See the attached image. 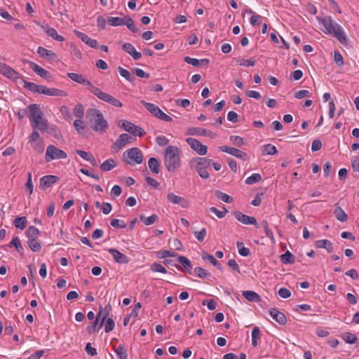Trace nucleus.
Here are the masks:
<instances>
[{"instance_id":"obj_1","label":"nucleus","mask_w":359,"mask_h":359,"mask_svg":"<svg viewBox=\"0 0 359 359\" xmlns=\"http://www.w3.org/2000/svg\"><path fill=\"white\" fill-rule=\"evenodd\" d=\"M86 118L89 126L96 132L104 133L108 128L107 121L102 113L95 108L88 109Z\"/></svg>"},{"instance_id":"obj_2","label":"nucleus","mask_w":359,"mask_h":359,"mask_svg":"<svg viewBox=\"0 0 359 359\" xmlns=\"http://www.w3.org/2000/svg\"><path fill=\"white\" fill-rule=\"evenodd\" d=\"M43 116V114L38 104H32L28 106V117L34 129L41 131L47 130L48 122Z\"/></svg>"},{"instance_id":"obj_3","label":"nucleus","mask_w":359,"mask_h":359,"mask_svg":"<svg viewBox=\"0 0 359 359\" xmlns=\"http://www.w3.org/2000/svg\"><path fill=\"white\" fill-rule=\"evenodd\" d=\"M164 165L169 172H175L180 165L179 149L177 147L168 146L164 156Z\"/></svg>"},{"instance_id":"obj_4","label":"nucleus","mask_w":359,"mask_h":359,"mask_svg":"<svg viewBox=\"0 0 359 359\" xmlns=\"http://www.w3.org/2000/svg\"><path fill=\"white\" fill-rule=\"evenodd\" d=\"M212 160L205 157L193 158L189 161V167L191 169L195 170L202 179H208L210 169Z\"/></svg>"},{"instance_id":"obj_5","label":"nucleus","mask_w":359,"mask_h":359,"mask_svg":"<svg viewBox=\"0 0 359 359\" xmlns=\"http://www.w3.org/2000/svg\"><path fill=\"white\" fill-rule=\"evenodd\" d=\"M123 161L131 165L141 164L143 161L142 152L137 147H133L126 150L123 153Z\"/></svg>"},{"instance_id":"obj_6","label":"nucleus","mask_w":359,"mask_h":359,"mask_svg":"<svg viewBox=\"0 0 359 359\" xmlns=\"http://www.w3.org/2000/svg\"><path fill=\"white\" fill-rule=\"evenodd\" d=\"M92 93L100 100L107 102L114 107H121L123 106L122 102L119 100L114 97L108 93L102 92L99 88H92Z\"/></svg>"},{"instance_id":"obj_7","label":"nucleus","mask_w":359,"mask_h":359,"mask_svg":"<svg viewBox=\"0 0 359 359\" xmlns=\"http://www.w3.org/2000/svg\"><path fill=\"white\" fill-rule=\"evenodd\" d=\"M67 157V154L63 150L58 149L55 146L50 144L47 147L45 155V160L46 162H50L56 159H65Z\"/></svg>"},{"instance_id":"obj_8","label":"nucleus","mask_w":359,"mask_h":359,"mask_svg":"<svg viewBox=\"0 0 359 359\" xmlns=\"http://www.w3.org/2000/svg\"><path fill=\"white\" fill-rule=\"evenodd\" d=\"M141 102L149 112H151L158 118L167 122L172 121V118L170 116L165 114L158 106L155 105L154 104L147 102L144 100H142Z\"/></svg>"},{"instance_id":"obj_9","label":"nucleus","mask_w":359,"mask_h":359,"mask_svg":"<svg viewBox=\"0 0 359 359\" xmlns=\"http://www.w3.org/2000/svg\"><path fill=\"white\" fill-rule=\"evenodd\" d=\"M118 126L123 128L126 131L133 134L135 136L142 137L145 135L144 130L128 121L121 120L118 123Z\"/></svg>"},{"instance_id":"obj_10","label":"nucleus","mask_w":359,"mask_h":359,"mask_svg":"<svg viewBox=\"0 0 359 359\" xmlns=\"http://www.w3.org/2000/svg\"><path fill=\"white\" fill-rule=\"evenodd\" d=\"M317 20L324 26L325 29L323 30V32L325 34H332L336 28L339 27V25L334 22L330 16H325L324 18L318 17Z\"/></svg>"},{"instance_id":"obj_11","label":"nucleus","mask_w":359,"mask_h":359,"mask_svg":"<svg viewBox=\"0 0 359 359\" xmlns=\"http://www.w3.org/2000/svg\"><path fill=\"white\" fill-rule=\"evenodd\" d=\"M187 144L190 146V147L194 150L199 155H205L207 154L208 147L207 146L203 144L200 141L196 139L189 137L186 140Z\"/></svg>"},{"instance_id":"obj_12","label":"nucleus","mask_w":359,"mask_h":359,"mask_svg":"<svg viewBox=\"0 0 359 359\" xmlns=\"http://www.w3.org/2000/svg\"><path fill=\"white\" fill-rule=\"evenodd\" d=\"M232 214L238 221L241 222L243 224H252L255 225L257 228L259 227L255 217L245 215L240 211H234Z\"/></svg>"},{"instance_id":"obj_13","label":"nucleus","mask_w":359,"mask_h":359,"mask_svg":"<svg viewBox=\"0 0 359 359\" xmlns=\"http://www.w3.org/2000/svg\"><path fill=\"white\" fill-rule=\"evenodd\" d=\"M68 77L72 81L81 83L84 84L88 86V90L92 93V88H97L96 86H93V84L88 80H87L82 74H76V73H68Z\"/></svg>"},{"instance_id":"obj_14","label":"nucleus","mask_w":359,"mask_h":359,"mask_svg":"<svg viewBox=\"0 0 359 359\" xmlns=\"http://www.w3.org/2000/svg\"><path fill=\"white\" fill-rule=\"evenodd\" d=\"M0 73L13 80H17L20 78V75L18 72L6 64L2 62H0Z\"/></svg>"},{"instance_id":"obj_15","label":"nucleus","mask_w":359,"mask_h":359,"mask_svg":"<svg viewBox=\"0 0 359 359\" xmlns=\"http://www.w3.org/2000/svg\"><path fill=\"white\" fill-rule=\"evenodd\" d=\"M219 149L221 151L229 154L232 156H236L238 158H240L243 161L246 159L247 154L244 151L239 150L235 147H228V146H220L219 147Z\"/></svg>"},{"instance_id":"obj_16","label":"nucleus","mask_w":359,"mask_h":359,"mask_svg":"<svg viewBox=\"0 0 359 359\" xmlns=\"http://www.w3.org/2000/svg\"><path fill=\"white\" fill-rule=\"evenodd\" d=\"M59 180V177L55 175H45L40 179L39 187L46 190L53 186V184L56 183Z\"/></svg>"},{"instance_id":"obj_17","label":"nucleus","mask_w":359,"mask_h":359,"mask_svg":"<svg viewBox=\"0 0 359 359\" xmlns=\"http://www.w3.org/2000/svg\"><path fill=\"white\" fill-rule=\"evenodd\" d=\"M167 199L172 204L180 205L184 208H188L189 205L188 201L185 198L177 196L173 193H168L167 195Z\"/></svg>"},{"instance_id":"obj_18","label":"nucleus","mask_w":359,"mask_h":359,"mask_svg":"<svg viewBox=\"0 0 359 359\" xmlns=\"http://www.w3.org/2000/svg\"><path fill=\"white\" fill-rule=\"evenodd\" d=\"M135 140V138L126 133H123L119 135L116 142L114 144V147L116 149H120L123 147L126 144L132 142Z\"/></svg>"},{"instance_id":"obj_19","label":"nucleus","mask_w":359,"mask_h":359,"mask_svg":"<svg viewBox=\"0 0 359 359\" xmlns=\"http://www.w3.org/2000/svg\"><path fill=\"white\" fill-rule=\"evenodd\" d=\"M41 94H44L49 96H57V97H66L67 95V93L65 90H60L57 88H49L45 86H43L42 90H41Z\"/></svg>"},{"instance_id":"obj_20","label":"nucleus","mask_w":359,"mask_h":359,"mask_svg":"<svg viewBox=\"0 0 359 359\" xmlns=\"http://www.w3.org/2000/svg\"><path fill=\"white\" fill-rule=\"evenodd\" d=\"M108 252L113 256L114 259L118 264H127L129 262V259L124 254L121 253L118 250L110 248Z\"/></svg>"},{"instance_id":"obj_21","label":"nucleus","mask_w":359,"mask_h":359,"mask_svg":"<svg viewBox=\"0 0 359 359\" xmlns=\"http://www.w3.org/2000/svg\"><path fill=\"white\" fill-rule=\"evenodd\" d=\"M37 53L41 57L47 59L50 61H55L57 59L56 53L42 46H39L38 48Z\"/></svg>"},{"instance_id":"obj_22","label":"nucleus","mask_w":359,"mask_h":359,"mask_svg":"<svg viewBox=\"0 0 359 359\" xmlns=\"http://www.w3.org/2000/svg\"><path fill=\"white\" fill-rule=\"evenodd\" d=\"M269 314L279 324L285 325L287 323L286 316L283 313L280 312L275 308H271L269 310Z\"/></svg>"},{"instance_id":"obj_23","label":"nucleus","mask_w":359,"mask_h":359,"mask_svg":"<svg viewBox=\"0 0 359 359\" xmlns=\"http://www.w3.org/2000/svg\"><path fill=\"white\" fill-rule=\"evenodd\" d=\"M30 67L32 69V70L37 74L39 76L43 79H50V72L46 70L45 69L42 68L37 64L34 63V62H29Z\"/></svg>"},{"instance_id":"obj_24","label":"nucleus","mask_w":359,"mask_h":359,"mask_svg":"<svg viewBox=\"0 0 359 359\" xmlns=\"http://www.w3.org/2000/svg\"><path fill=\"white\" fill-rule=\"evenodd\" d=\"M40 27L43 29L48 36L52 37L54 40L60 42L65 41V38L62 36L59 35L54 28L49 27L48 25H40Z\"/></svg>"},{"instance_id":"obj_25","label":"nucleus","mask_w":359,"mask_h":359,"mask_svg":"<svg viewBox=\"0 0 359 359\" xmlns=\"http://www.w3.org/2000/svg\"><path fill=\"white\" fill-rule=\"evenodd\" d=\"M122 48L124 51L130 54L134 60H139L142 57L141 53L137 52L135 47L130 43H123Z\"/></svg>"},{"instance_id":"obj_26","label":"nucleus","mask_w":359,"mask_h":359,"mask_svg":"<svg viewBox=\"0 0 359 359\" xmlns=\"http://www.w3.org/2000/svg\"><path fill=\"white\" fill-rule=\"evenodd\" d=\"M332 34H333L342 45L346 46L348 44V40L346 34L340 25L336 28Z\"/></svg>"},{"instance_id":"obj_27","label":"nucleus","mask_w":359,"mask_h":359,"mask_svg":"<svg viewBox=\"0 0 359 359\" xmlns=\"http://www.w3.org/2000/svg\"><path fill=\"white\" fill-rule=\"evenodd\" d=\"M334 215L340 222H344L348 219L347 214L339 205V203L334 204Z\"/></svg>"},{"instance_id":"obj_28","label":"nucleus","mask_w":359,"mask_h":359,"mask_svg":"<svg viewBox=\"0 0 359 359\" xmlns=\"http://www.w3.org/2000/svg\"><path fill=\"white\" fill-rule=\"evenodd\" d=\"M315 245L318 248L326 249L328 252H332L334 250L333 244L331 241L326 239L318 240L316 242Z\"/></svg>"},{"instance_id":"obj_29","label":"nucleus","mask_w":359,"mask_h":359,"mask_svg":"<svg viewBox=\"0 0 359 359\" xmlns=\"http://www.w3.org/2000/svg\"><path fill=\"white\" fill-rule=\"evenodd\" d=\"M243 296L249 302H259L261 297L255 292L251 290H245L243 292Z\"/></svg>"},{"instance_id":"obj_30","label":"nucleus","mask_w":359,"mask_h":359,"mask_svg":"<svg viewBox=\"0 0 359 359\" xmlns=\"http://www.w3.org/2000/svg\"><path fill=\"white\" fill-rule=\"evenodd\" d=\"M211 133H212L211 132H209L208 133L207 130L205 129L201 128H196V127L189 128L187 129V135H203V136H205V135L210 136Z\"/></svg>"},{"instance_id":"obj_31","label":"nucleus","mask_w":359,"mask_h":359,"mask_svg":"<svg viewBox=\"0 0 359 359\" xmlns=\"http://www.w3.org/2000/svg\"><path fill=\"white\" fill-rule=\"evenodd\" d=\"M178 262L184 267L183 271H187L191 273V269H192V264L191 262L184 256H179L177 258Z\"/></svg>"},{"instance_id":"obj_32","label":"nucleus","mask_w":359,"mask_h":359,"mask_svg":"<svg viewBox=\"0 0 359 359\" xmlns=\"http://www.w3.org/2000/svg\"><path fill=\"white\" fill-rule=\"evenodd\" d=\"M117 165L114 158H109L100 165V169L104 171H109Z\"/></svg>"},{"instance_id":"obj_33","label":"nucleus","mask_w":359,"mask_h":359,"mask_svg":"<svg viewBox=\"0 0 359 359\" xmlns=\"http://www.w3.org/2000/svg\"><path fill=\"white\" fill-rule=\"evenodd\" d=\"M148 166L149 170L154 174H158L160 171V165L158 160L156 158L151 157L149 159Z\"/></svg>"},{"instance_id":"obj_34","label":"nucleus","mask_w":359,"mask_h":359,"mask_svg":"<svg viewBox=\"0 0 359 359\" xmlns=\"http://www.w3.org/2000/svg\"><path fill=\"white\" fill-rule=\"evenodd\" d=\"M43 86L37 85L32 82L24 81V88L34 93H38L41 94V90H42Z\"/></svg>"},{"instance_id":"obj_35","label":"nucleus","mask_w":359,"mask_h":359,"mask_svg":"<svg viewBox=\"0 0 359 359\" xmlns=\"http://www.w3.org/2000/svg\"><path fill=\"white\" fill-rule=\"evenodd\" d=\"M140 219L145 225L149 226L157 222L158 220V217L157 215L153 214L147 217L144 215H140Z\"/></svg>"},{"instance_id":"obj_36","label":"nucleus","mask_w":359,"mask_h":359,"mask_svg":"<svg viewBox=\"0 0 359 359\" xmlns=\"http://www.w3.org/2000/svg\"><path fill=\"white\" fill-rule=\"evenodd\" d=\"M111 309V306L109 304L106 305L104 308L100 306V310L97 314V317L100 318L101 316H102V318H104L106 320L107 318L109 316Z\"/></svg>"},{"instance_id":"obj_37","label":"nucleus","mask_w":359,"mask_h":359,"mask_svg":"<svg viewBox=\"0 0 359 359\" xmlns=\"http://www.w3.org/2000/svg\"><path fill=\"white\" fill-rule=\"evenodd\" d=\"M124 20H125V17L123 18H118V17H109L107 19V22L111 26H114V27L121 26V25H124V23H125Z\"/></svg>"},{"instance_id":"obj_38","label":"nucleus","mask_w":359,"mask_h":359,"mask_svg":"<svg viewBox=\"0 0 359 359\" xmlns=\"http://www.w3.org/2000/svg\"><path fill=\"white\" fill-rule=\"evenodd\" d=\"M26 233L28 239H37L40 234V231L35 226H31L27 230Z\"/></svg>"},{"instance_id":"obj_39","label":"nucleus","mask_w":359,"mask_h":359,"mask_svg":"<svg viewBox=\"0 0 359 359\" xmlns=\"http://www.w3.org/2000/svg\"><path fill=\"white\" fill-rule=\"evenodd\" d=\"M27 245L33 252H39L41 249V245L37 239H28Z\"/></svg>"},{"instance_id":"obj_40","label":"nucleus","mask_w":359,"mask_h":359,"mask_svg":"<svg viewBox=\"0 0 359 359\" xmlns=\"http://www.w3.org/2000/svg\"><path fill=\"white\" fill-rule=\"evenodd\" d=\"M280 261L283 264H293L294 262V257L291 252L287 251L280 255Z\"/></svg>"},{"instance_id":"obj_41","label":"nucleus","mask_w":359,"mask_h":359,"mask_svg":"<svg viewBox=\"0 0 359 359\" xmlns=\"http://www.w3.org/2000/svg\"><path fill=\"white\" fill-rule=\"evenodd\" d=\"M26 217H18L14 220V225L16 228L20 229H24L27 224Z\"/></svg>"},{"instance_id":"obj_42","label":"nucleus","mask_w":359,"mask_h":359,"mask_svg":"<svg viewBox=\"0 0 359 359\" xmlns=\"http://www.w3.org/2000/svg\"><path fill=\"white\" fill-rule=\"evenodd\" d=\"M118 69L121 76L124 77L127 81L129 82H133L135 81V78L130 73L128 70L121 67H118Z\"/></svg>"},{"instance_id":"obj_43","label":"nucleus","mask_w":359,"mask_h":359,"mask_svg":"<svg viewBox=\"0 0 359 359\" xmlns=\"http://www.w3.org/2000/svg\"><path fill=\"white\" fill-rule=\"evenodd\" d=\"M73 113L78 119H81L84 115L83 106L80 103L77 104L73 109Z\"/></svg>"},{"instance_id":"obj_44","label":"nucleus","mask_w":359,"mask_h":359,"mask_svg":"<svg viewBox=\"0 0 359 359\" xmlns=\"http://www.w3.org/2000/svg\"><path fill=\"white\" fill-rule=\"evenodd\" d=\"M124 22H125L124 25H126L128 29L129 30H130L132 32L135 33L137 31V29H136V27L135 26L133 20L130 16H128V15L125 16Z\"/></svg>"},{"instance_id":"obj_45","label":"nucleus","mask_w":359,"mask_h":359,"mask_svg":"<svg viewBox=\"0 0 359 359\" xmlns=\"http://www.w3.org/2000/svg\"><path fill=\"white\" fill-rule=\"evenodd\" d=\"M114 351L119 359H127V352L123 345H119L117 348H114Z\"/></svg>"},{"instance_id":"obj_46","label":"nucleus","mask_w":359,"mask_h":359,"mask_svg":"<svg viewBox=\"0 0 359 359\" xmlns=\"http://www.w3.org/2000/svg\"><path fill=\"white\" fill-rule=\"evenodd\" d=\"M215 194H216V196L217 197V198H219V200H221L225 203H230L233 201V198L225 193H223L219 191H217Z\"/></svg>"},{"instance_id":"obj_47","label":"nucleus","mask_w":359,"mask_h":359,"mask_svg":"<svg viewBox=\"0 0 359 359\" xmlns=\"http://www.w3.org/2000/svg\"><path fill=\"white\" fill-rule=\"evenodd\" d=\"M260 335V330L258 327H255L252 331V345L253 346H257V339Z\"/></svg>"},{"instance_id":"obj_48","label":"nucleus","mask_w":359,"mask_h":359,"mask_svg":"<svg viewBox=\"0 0 359 359\" xmlns=\"http://www.w3.org/2000/svg\"><path fill=\"white\" fill-rule=\"evenodd\" d=\"M262 180V176L259 173H254L251 176L248 177L245 180V183L247 184H253L259 182Z\"/></svg>"},{"instance_id":"obj_49","label":"nucleus","mask_w":359,"mask_h":359,"mask_svg":"<svg viewBox=\"0 0 359 359\" xmlns=\"http://www.w3.org/2000/svg\"><path fill=\"white\" fill-rule=\"evenodd\" d=\"M151 270L154 272H161L163 273H167L166 269L162 264L156 262L151 264Z\"/></svg>"},{"instance_id":"obj_50","label":"nucleus","mask_w":359,"mask_h":359,"mask_svg":"<svg viewBox=\"0 0 359 359\" xmlns=\"http://www.w3.org/2000/svg\"><path fill=\"white\" fill-rule=\"evenodd\" d=\"M223 211L218 210L215 207H211L210 208V210L215 213L219 218H223L226 215V214L228 212V210L225 207H223Z\"/></svg>"},{"instance_id":"obj_51","label":"nucleus","mask_w":359,"mask_h":359,"mask_svg":"<svg viewBox=\"0 0 359 359\" xmlns=\"http://www.w3.org/2000/svg\"><path fill=\"white\" fill-rule=\"evenodd\" d=\"M230 140L233 144L238 147H241L244 144L243 138L240 136L231 135L230 137Z\"/></svg>"},{"instance_id":"obj_52","label":"nucleus","mask_w":359,"mask_h":359,"mask_svg":"<svg viewBox=\"0 0 359 359\" xmlns=\"http://www.w3.org/2000/svg\"><path fill=\"white\" fill-rule=\"evenodd\" d=\"M110 224L114 228L121 229L126 228L127 226L124 221L120 220L118 219H113L111 220Z\"/></svg>"},{"instance_id":"obj_53","label":"nucleus","mask_w":359,"mask_h":359,"mask_svg":"<svg viewBox=\"0 0 359 359\" xmlns=\"http://www.w3.org/2000/svg\"><path fill=\"white\" fill-rule=\"evenodd\" d=\"M344 341L350 344H353L356 342L357 337L354 334L346 332L344 337Z\"/></svg>"},{"instance_id":"obj_54","label":"nucleus","mask_w":359,"mask_h":359,"mask_svg":"<svg viewBox=\"0 0 359 359\" xmlns=\"http://www.w3.org/2000/svg\"><path fill=\"white\" fill-rule=\"evenodd\" d=\"M74 126L79 133L82 134L85 130V126L81 119L75 120L74 122Z\"/></svg>"},{"instance_id":"obj_55","label":"nucleus","mask_w":359,"mask_h":359,"mask_svg":"<svg viewBox=\"0 0 359 359\" xmlns=\"http://www.w3.org/2000/svg\"><path fill=\"white\" fill-rule=\"evenodd\" d=\"M237 246L238 248V252L243 257H247L250 255V252L248 248L243 246V243H237Z\"/></svg>"},{"instance_id":"obj_56","label":"nucleus","mask_w":359,"mask_h":359,"mask_svg":"<svg viewBox=\"0 0 359 359\" xmlns=\"http://www.w3.org/2000/svg\"><path fill=\"white\" fill-rule=\"evenodd\" d=\"M264 152L265 154L273 155L276 154L278 152V151L275 146L268 144L264 146Z\"/></svg>"},{"instance_id":"obj_57","label":"nucleus","mask_w":359,"mask_h":359,"mask_svg":"<svg viewBox=\"0 0 359 359\" xmlns=\"http://www.w3.org/2000/svg\"><path fill=\"white\" fill-rule=\"evenodd\" d=\"M334 60L335 63L339 67L344 65L343 57L338 50H334Z\"/></svg>"},{"instance_id":"obj_58","label":"nucleus","mask_w":359,"mask_h":359,"mask_svg":"<svg viewBox=\"0 0 359 359\" xmlns=\"http://www.w3.org/2000/svg\"><path fill=\"white\" fill-rule=\"evenodd\" d=\"M194 272L200 278H205L208 276H210V273L201 267H196L194 269Z\"/></svg>"},{"instance_id":"obj_59","label":"nucleus","mask_w":359,"mask_h":359,"mask_svg":"<svg viewBox=\"0 0 359 359\" xmlns=\"http://www.w3.org/2000/svg\"><path fill=\"white\" fill-rule=\"evenodd\" d=\"M203 305H207L209 310H215L216 309L217 302L211 299H205L202 302Z\"/></svg>"},{"instance_id":"obj_60","label":"nucleus","mask_w":359,"mask_h":359,"mask_svg":"<svg viewBox=\"0 0 359 359\" xmlns=\"http://www.w3.org/2000/svg\"><path fill=\"white\" fill-rule=\"evenodd\" d=\"M294 97L297 99H302L304 97H308L310 96V92L307 90H301L296 92L294 95Z\"/></svg>"},{"instance_id":"obj_61","label":"nucleus","mask_w":359,"mask_h":359,"mask_svg":"<svg viewBox=\"0 0 359 359\" xmlns=\"http://www.w3.org/2000/svg\"><path fill=\"white\" fill-rule=\"evenodd\" d=\"M262 226H263L265 231L266 236L270 238L271 239H273V232L269 228L268 222L265 220L262 221Z\"/></svg>"},{"instance_id":"obj_62","label":"nucleus","mask_w":359,"mask_h":359,"mask_svg":"<svg viewBox=\"0 0 359 359\" xmlns=\"http://www.w3.org/2000/svg\"><path fill=\"white\" fill-rule=\"evenodd\" d=\"M206 233V229L203 228L199 231L194 232V236L198 241L201 242L204 240Z\"/></svg>"},{"instance_id":"obj_63","label":"nucleus","mask_w":359,"mask_h":359,"mask_svg":"<svg viewBox=\"0 0 359 359\" xmlns=\"http://www.w3.org/2000/svg\"><path fill=\"white\" fill-rule=\"evenodd\" d=\"M115 325V323L112 318H108L106 321L104 330L106 332L111 331Z\"/></svg>"},{"instance_id":"obj_64","label":"nucleus","mask_w":359,"mask_h":359,"mask_svg":"<svg viewBox=\"0 0 359 359\" xmlns=\"http://www.w3.org/2000/svg\"><path fill=\"white\" fill-rule=\"evenodd\" d=\"M351 167L353 171L359 173V156H354L351 159Z\"/></svg>"}]
</instances>
